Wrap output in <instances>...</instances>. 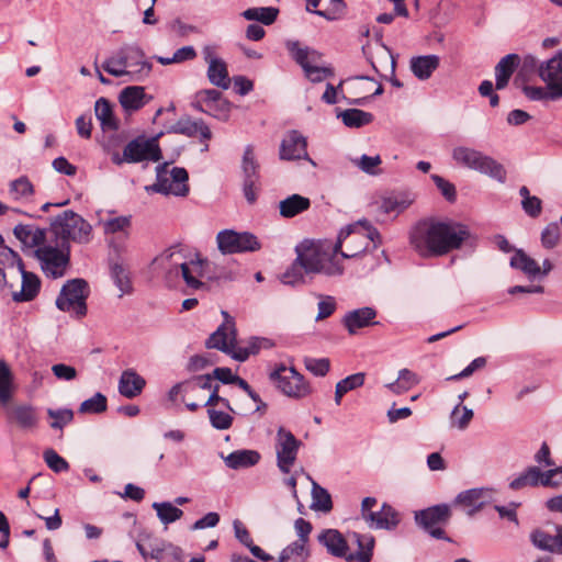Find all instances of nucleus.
Listing matches in <instances>:
<instances>
[{"label": "nucleus", "instance_id": "f257e3e1", "mask_svg": "<svg viewBox=\"0 0 562 562\" xmlns=\"http://www.w3.org/2000/svg\"><path fill=\"white\" fill-rule=\"evenodd\" d=\"M472 238L469 227L454 221H419L409 233V243L422 258L442 257L460 249Z\"/></svg>", "mask_w": 562, "mask_h": 562}, {"label": "nucleus", "instance_id": "f03ea898", "mask_svg": "<svg viewBox=\"0 0 562 562\" xmlns=\"http://www.w3.org/2000/svg\"><path fill=\"white\" fill-rule=\"evenodd\" d=\"M295 252L305 263L307 274L323 273L337 277L344 273L341 259L329 240H304L296 246Z\"/></svg>", "mask_w": 562, "mask_h": 562}, {"label": "nucleus", "instance_id": "7ed1b4c3", "mask_svg": "<svg viewBox=\"0 0 562 562\" xmlns=\"http://www.w3.org/2000/svg\"><path fill=\"white\" fill-rule=\"evenodd\" d=\"M381 243V235L375 227L367 221H358L342 228L333 245L340 259H350L364 254L371 245L375 249Z\"/></svg>", "mask_w": 562, "mask_h": 562}, {"label": "nucleus", "instance_id": "20e7f679", "mask_svg": "<svg viewBox=\"0 0 562 562\" xmlns=\"http://www.w3.org/2000/svg\"><path fill=\"white\" fill-rule=\"evenodd\" d=\"M224 323L207 338L205 346L210 349H218L238 361H245L251 355L259 352L261 348L268 347V340L265 338H250L246 346H241L236 340V329L233 318L223 312Z\"/></svg>", "mask_w": 562, "mask_h": 562}, {"label": "nucleus", "instance_id": "39448f33", "mask_svg": "<svg viewBox=\"0 0 562 562\" xmlns=\"http://www.w3.org/2000/svg\"><path fill=\"white\" fill-rule=\"evenodd\" d=\"M153 265L170 274H178L180 271L187 286L191 289L198 290L205 286L201 281V278L204 274V260L196 257L195 259L186 261L181 249L170 248L164 251L154 259Z\"/></svg>", "mask_w": 562, "mask_h": 562}, {"label": "nucleus", "instance_id": "423d86ee", "mask_svg": "<svg viewBox=\"0 0 562 562\" xmlns=\"http://www.w3.org/2000/svg\"><path fill=\"white\" fill-rule=\"evenodd\" d=\"M50 232L57 241L69 245L88 244L92 239V226L78 213L67 210L50 221Z\"/></svg>", "mask_w": 562, "mask_h": 562}, {"label": "nucleus", "instance_id": "0eeeda50", "mask_svg": "<svg viewBox=\"0 0 562 562\" xmlns=\"http://www.w3.org/2000/svg\"><path fill=\"white\" fill-rule=\"evenodd\" d=\"M109 154L114 165L136 164L142 161H159L161 159V150L156 137H137L126 144L123 154L113 150Z\"/></svg>", "mask_w": 562, "mask_h": 562}, {"label": "nucleus", "instance_id": "6e6552de", "mask_svg": "<svg viewBox=\"0 0 562 562\" xmlns=\"http://www.w3.org/2000/svg\"><path fill=\"white\" fill-rule=\"evenodd\" d=\"M452 158L458 165L487 175L499 182L506 179V171L501 164L474 148L456 147L452 150Z\"/></svg>", "mask_w": 562, "mask_h": 562}, {"label": "nucleus", "instance_id": "1a4fd4ad", "mask_svg": "<svg viewBox=\"0 0 562 562\" xmlns=\"http://www.w3.org/2000/svg\"><path fill=\"white\" fill-rule=\"evenodd\" d=\"M269 379L290 398L301 400L312 394V386L294 367L278 364L269 373Z\"/></svg>", "mask_w": 562, "mask_h": 562}, {"label": "nucleus", "instance_id": "9d476101", "mask_svg": "<svg viewBox=\"0 0 562 562\" xmlns=\"http://www.w3.org/2000/svg\"><path fill=\"white\" fill-rule=\"evenodd\" d=\"M43 272L50 278H60L65 274L70 258V246L55 240V245L46 243L34 250Z\"/></svg>", "mask_w": 562, "mask_h": 562}, {"label": "nucleus", "instance_id": "9b49d317", "mask_svg": "<svg viewBox=\"0 0 562 562\" xmlns=\"http://www.w3.org/2000/svg\"><path fill=\"white\" fill-rule=\"evenodd\" d=\"M164 164L157 168L156 182L150 187L155 192L165 195L187 196L189 193V175L184 168L173 167Z\"/></svg>", "mask_w": 562, "mask_h": 562}, {"label": "nucleus", "instance_id": "f8f14e48", "mask_svg": "<svg viewBox=\"0 0 562 562\" xmlns=\"http://www.w3.org/2000/svg\"><path fill=\"white\" fill-rule=\"evenodd\" d=\"M88 294V283L83 279L70 280L63 286L56 300V305L64 312L82 317L87 313L86 299Z\"/></svg>", "mask_w": 562, "mask_h": 562}, {"label": "nucleus", "instance_id": "ddd939ff", "mask_svg": "<svg viewBox=\"0 0 562 562\" xmlns=\"http://www.w3.org/2000/svg\"><path fill=\"white\" fill-rule=\"evenodd\" d=\"M217 248L223 255L254 252L261 248L257 236L249 232L223 229L216 235Z\"/></svg>", "mask_w": 562, "mask_h": 562}, {"label": "nucleus", "instance_id": "4468645a", "mask_svg": "<svg viewBox=\"0 0 562 562\" xmlns=\"http://www.w3.org/2000/svg\"><path fill=\"white\" fill-rule=\"evenodd\" d=\"M290 52L294 60L302 67L304 74L312 82H321L327 77L333 76V70L322 66V55L307 47H301L299 43L290 46Z\"/></svg>", "mask_w": 562, "mask_h": 562}, {"label": "nucleus", "instance_id": "2eb2a0df", "mask_svg": "<svg viewBox=\"0 0 562 562\" xmlns=\"http://www.w3.org/2000/svg\"><path fill=\"white\" fill-rule=\"evenodd\" d=\"M451 510L447 504H438L415 513L416 524L436 539L450 540L440 527L448 522Z\"/></svg>", "mask_w": 562, "mask_h": 562}, {"label": "nucleus", "instance_id": "dca6fc26", "mask_svg": "<svg viewBox=\"0 0 562 562\" xmlns=\"http://www.w3.org/2000/svg\"><path fill=\"white\" fill-rule=\"evenodd\" d=\"M104 235L108 237L110 247L116 255L126 251L125 241L130 237V229L132 226L131 215L110 216L99 221Z\"/></svg>", "mask_w": 562, "mask_h": 562}, {"label": "nucleus", "instance_id": "f3484780", "mask_svg": "<svg viewBox=\"0 0 562 562\" xmlns=\"http://www.w3.org/2000/svg\"><path fill=\"white\" fill-rule=\"evenodd\" d=\"M302 442L288 429L280 427L276 435L277 465L282 473H290Z\"/></svg>", "mask_w": 562, "mask_h": 562}, {"label": "nucleus", "instance_id": "a211bd4d", "mask_svg": "<svg viewBox=\"0 0 562 562\" xmlns=\"http://www.w3.org/2000/svg\"><path fill=\"white\" fill-rule=\"evenodd\" d=\"M192 106L216 119L225 120L228 116L229 103L223 98L221 91L204 89L195 93Z\"/></svg>", "mask_w": 562, "mask_h": 562}, {"label": "nucleus", "instance_id": "6ab92c4d", "mask_svg": "<svg viewBox=\"0 0 562 562\" xmlns=\"http://www.w3.org/2000/svg\"><path fill=\"white\" fill-rule=\"evenodd\" d=\"M202 56L207 63V79L209 81L222 89H228L231 79L228 76L226 63L217 56V47L213 44H207L202 47Z\"/></svg>", "mask_w": 562, "mask_h": 562}, {"label": "nucleus", "instance_id": "aec40b11", "mask_svg": "<svg viewBox=\"0 0 562 562\" xmlns=\"http://www.w3.org/2000/svg\"><path fill=\"white\" fill-rule=\"evenodd\" d=\"M127 76L134 80L147 77L151 71V64L146 60L144 52L135 45L124 46L121 48Z\"/></svg>", "mask_w": 562, "mask_h": 562}, {"label": "nucleus", "instance_id": "412c9836", "mask_svg": "<svg viewBox=\"0 0 562 562\" xmlns=\"http://www.w3.org/2000/svg\"><path fill=\"white\" fill-rule=\"evenodd\" d=\"M136 546L145 559L150 558L157 562H167L169 558H178L180 554L178 547L151 537H145Z\"/></svg>", "mask_w": 562, "mask_h": 562}, {"label": "nucleus", "instance_id": "4be33fe9", "mask_svg": "<svg viewBox=\"0 0 562 562\" xmlns=\"http://www.w3.org/2000/svg\"><path fill=\"white\" fill-rule=\"evenodd\" d=\"M554 535L541 528L533 529L529 535L531 544L543 552L562 555V525H555Z\"/></svg>", "mask_w": 562, "mask_h": 562}, {"label": "nucleus", "instance_id": "5701e85b", "mask_svg": "<svg viewBox=\"0 0 562 562\" xmlns=\"http://www.w3.org/2000/svg\"><path fill=\"white\" fill-rule=\"evenodd\" d=\"M538 72L541 80L554 91V94L562 97V52L542 63Z\"/></svg>", "mask_w": 562, "mask_h": 562}, {"label": "nucleus", "instance_id": "b1692460", "mask_svg": "<svg viewBox=\"0 0 562 562\" xmlns=\"http://www.w3.org/2000/svg\"><path fill=\"white\" fill-rule=\"evenodd\" d=\"M7 419L24 431H33L38 426L36 409L26 404H19L7 411Z\"/></svg>", "mask_w": 562, "mask_h": 562}, {"label": "nucleus", "instance_id": "393cba45", "mask_svg": "<svg viewBox=\"0 0 562 562\" xmlns=\"http://www.w3.org/2000/svg\"><path fill=\"white\" fill-rule=\"evenodd\" d=\"M376 310L370 306L349 311L342 317V324L350 335H356L360 329L376 325Z\"/></svg>", "mask_w": 562, "mask_h": 562}, {"label": "nucleus", "instance_id": "a878e982", "mask_svg": "<svg viewBox=\"0 0 562 562\" xmlns=\"http://www.w3.org/2000/svg\"><path fill=\"white\" fill-rule=\"evenodd\" d=\"M306 145L305 137L296 131H292L281 143L280 158L283 160L307 158Z\"/></svg>", "mask_w": 562, "mask_h": 562}, {"label": "nucleus", "instance_id": "bb28decb", "mask_svg": "<svg viewBox=\"0 0 562 562\" xmlns=\"http://www.w3.org/2000/svg\"><path fill=\"white\" fill-rule=\"evenodd\" d=\"M13 234L27 249L35 250L46 244L45 231L33 224H19L14 227Z\"/></svg>", "mask_w": 562, "mask_h": 562}, {"label": "nucleus", "instance_id": "cd10ccee", "mask_svg": "<svg viewBox=\"0 0 562 562\" xmlns=\"http://www.w3.org/2000/svg\"><path fill=\"white\" fill-rule=\"evenodd\" d=\"M22 278L21 289L19 291H12V300L14 302H31L40 293L41 280L37 274L26 271L25 267L19 270Z\"/></svg>", "mask_w": 562, "mask_h": 562}, {"label": "nucleus", "instance_id": "c85d7f7f", "mask_svg": "<svg viewBox=\"0 0 562 562\" xmlns=\"http://www.w3.org/2000/svg\"><path fill=\"white\" fill-rule=\"evenodd\" d=\"M213 375L204 374L195 376L190 381L177 383L169 391V400L176 402L180 392H184L186 395H189L190 393H200L203 390L211 391L215 386L213 385Z\"/></svg>", "mask_w": 562, "mask_h": 562}, {"label": "nucleus", "instance_id": "c756f323", "mask_svg": "<svg viewBox=\"0 0 562 562\" xmlns=\"http://www.w3.org/2000/svg\"><path fill=\"white\" fill-rule=\"evenodd\" d=\"M317 539L331 555L347 560L349 547L338 530L325 529L317 536Z\"/></svg>", "mask_w": 562, "mask_h": 562}, {"label": "nucleus", "instance_id": "7c9ffc66", "mask_svg": "<svg viewBox=\"0 0 562 562\" xmlns=\"http://www.w3.org/2000/svg\"><path fill=\"white\" fill-rule=\"evenodd\" d=\"M363 520L375 529H393L400 522L397 512L389 504H383L379 512L368 514Z\"/></svg>", "mask_w": 562, "mask_h": 562}, {"label": "nucleus", "instance_id": "2f4dec72", "mask_svg": "<svg viewBox=\"0 0 562 562\" xmlns=\"http://www.w3.org/2000/svg\"><path fill=\"white\" fill-rule=\"evenodd\" d=\"M176 132L188 137H199L201 142L205 143L203 150L209 149L207 142L212 138V132L202 120H180L176 124Z\"/></svg>", "mask_w": 562, "mask_h": 562}, {"label": "nucleus", "instance_id": "473e14b6", "mask_svg": "<svg viewBox=\"0 0 562 562\" xmlns=\"http://www.w3.org/2000/svg\"><path fill=\"white\" fill-rule=\"evenodd\" d=\"M145 385L143 376L133 370H125L119 381V392L126 398H134L143 392Z\"/></svg>", "mask_w": 562, "mask_h": 562}, {"label": "nucleus", "instance_id": "72a5a7b5", "mask_svg": "<svg viewBox=\"0 0 562 562\" xmlns=\"http://www.w3.org/2000/svg\"><path fill=\"white\" fill-rule=\"evenodd\" d=\"M342 0H307L306 9L327 20L337 19L344 11Z\"/></svg>", "mask_w": 562, "mask_h": 562}, {"label": "nucleus", "instance_id": "f704fd0d", "mask_svg": "<svg viewBox=\"0 0 562 562\" xmlns=\"http://www.w3.org/2000/svg\"><path fill=\"white\" fill-rule=\"evenodd\" d=\"M519 63L520 57L517 54H508L498 61L495 66L496 89H504L508 85Z\"/></svg>", "mask_w": 562, "mask_h": 562}, {"label": "nucleus", "instance_id": "c9c22d12", "mask_svg": "<svg viewBox=\"0 0 562 562\" xmlns=\"http://www.w3.org/2000/svg\"><path fill=\"white\" fill-rule=\"evenodd\" d=\"M310 206L311 201L308 198L300 194H292L280 201L279 212L282 217L291 218L307 211Z\"/></svg>", "mask_w": 562, "mask_h": 562}, {"label": "nucleus", "instance_id": "e433bc0d", "mask_svg": "<svg viewBox=\"0 0 562 562\" xmlns=\"http://www.w3.org/2000/svg\"><path fill=\"white\" fill-rule=\"evenodd\" d=\"M260 460V453L256 450H236L229 453L225 459V464L229 469L239 470L256 465Z\"/></svg>", "mask_w": 562, "mask_h": 562}, {"label": "nucleus", "instance_id": "4c0bfd02", "mask_svg": "<svg viewBox=\"0 0 562 562\" xmlns=\"http://www.w3.org/2000/svg\"><path fill=\"white\" fill-rule=\"evenodd\" d=\"M145 97L144 87L131 86L121 91L119 100L125 110L136 111L145 105Z\"/></svg>", "mask_w": 562, "mask_h": 562}, {"label": "nucleus", "instance_id": "58836bf2", "mask_svg": "<svg viewBox=\"0 0 562 562\" xmlns=\"http://www.w3.org/2000/svg\"><path fill=\"white\" fill-rule=\"evenodd\" d=\"M438 66L439 57L436 55L418 56L411 59V69L420 80L428 79Z\"/></svg>", "mask_w": 562, "mask_h": 562}, {"label": "nucleus", "instance_id": "ea45409f", "mask_svg": "<svg viewBox=\"0 0 562 562\" xmlns=\"http://www.w3.org/2000/svg\"><path fill=\"white\" fill-rule=\"evenodd\" d=\"M234 530L236 538L250 550L254 557L265 562L273 560L272 555L266 553L260 547L254 544L249 531L240 521H234Z\"/></svg>", "mask_w": 562, "mask_h": 562}, {"label": "nucleus", "instance_id": "a19ab883", "mask_svg": "<svg viewBox=\"0 0 562 562\" xmlns=\"http://www.w3.org/2000/svg\"><path fill=\"white\" fill-rule=\"evenodd\" d=\"M94 112L103 131H115L117 128V122L110 101L104 98L98 99L94 104Z\"/></svg>", "mask_w": 562, "mask_h": 562}, {"label": "nucleus", "instance_id": "79ce46f5", "mask_svg": "<svg viewBox=\"0 0 562 562\" xmlns=\"http://www.w3.org/2000/svg\"><path fill=\"white\" fill-rule=\"evenodd\" d=\"M510 266L515 269L521 270L530 278L541 273V268L538 262L521 249L516 250L515 255L510 259Z\"/></svg>", "mask_w": 562, "mask_h": 562}, {"label": "nucleus", "instance_id": "37998d69", "mask_svg": "<svg viewBox=\"0 0 562 562\" xmlns=\"http://www.w3.org/2000/svg\"><path fill=\"white\" fill-rule=\"evenodd\" d=\"M308 557L307 546L303 541H294L281 551L277 562H306Z\"/></svg>", "mask_w": 562, "mask_h": 562}, {"label": "nucleus", "instance_id": "c03bdc74", "mask_svg": "<svg viewBox=\"0 0 562 562\" xmlns=\"http://www.w3.org/2000/svg\"><path fill=\"white\" fill-rule=\"evenodd\" d=\"M359 550L356 553H348L347 561L370 562L374 539L372 536L355 535Z\"/></svg>", "mask_w": 562, "mask_h": 562}, {"label": "nucleus", "instance_id": "a18cd8bd", "mask_svg": "<svg viewBox=\"0 0 562 562\" xmlns=\"http://www.w3.org/2000/svg\"><path fill=\"white\" fill-rule=\"evenodd\" d=\"M279 14V10L273 7L249 8L241 15L248 21H259L265 25L272 24Z\"/></svg>", "mask_w": 562, "mask_h": 562}, {"label": "nucleus", "instance_id": "49530a36", "mask_svg": "<svg viewBox=\"0 0 562 562\" xmlns=\"http://www.w3.org/2000/svg\"><path fill=\"white\" fill-rule=\"evenodd\" d=\"M111 277L115 283V285L119 288L121 295L123 294H130L133 290L132 281L130 278L128 269L119 262H113L111 265Z\"/></svg>", "mask_w": 562, "mask_h": 562}, {"label": "nucleus", "instance_id": "de8ad7c7", "mask_svg": "<svg viewBox=\"0 0 562 562\" xmlns=\"http://www.w3.org/2000/svg\"><path fill=\"white\" fill-rule=\"evenodd\" d=\"M364 378H366L364 373L359 372V373L351 374V375L340 380L336 384L335 403L337 405H340L341 398L346 393H348L349 391H352L357 387L362 386L364 383Z\"/></svg>", "mask_w": 562, "mask_h": 562}, {"label": "nucleus", "instance_id": "09e8293b", "mask_svg": "<svg viewBox=\"0 0 562 562\" xmlns=\"http://www.w3.org/2000/svg\"><path fill=\"white\" fill-rule=\"evenodd\" d=\"M348 127H361L372 122L373 115L359 109H348L338 115Z\"/></svg>", "mask_w": 562, "mask_h": 562}, {"label": "nucleus", "instance_id": "8fccbe9b", "mask_svg": "<svg viewBox=\"0 0 562 562\" xmlns=\"http://www.w3.org/2000/svg\"><path fill=\"white\" fill-rule=\"evenodd\" d=\"M241 169L244 180L260 181L259 164L256 160L254 147L251 145H248L245 148L241 161Z\"/></svg>", "mask_w": 562, "mask_h": 562}, {"label": "nucleus", "instance_id": "3c124183", "mask_svg": "<svg viewBox=\"0 0 562 562\" xmlns=\"http://www.w3.org/2000/svg\"><path fill=\"white\" fill-rule=\"evenodd\" d=\"M420 379L419 376L408 370V369H402L398 372V378L395 382L390 383L387 387L395 394H401L403 392H406L411 390L413 386L417 385L419 383Z\"/></svg>", "mask_w": 562, "mask_h": 562}, {"label": "nucleus", "instance_id": "603ef678", "mask_svg": "<svg viewBox=\"0 0 562 562\" xmlns=\"http://www.w3.org/2000/svg\"><path fill=\"white\" fill-rule=\"evenodd\" d=\"M305 263L300 260V255H296L293 263L282 274L281 281L284 284L296 285L305 282Z\"/></svg>", "mask_w": 562, "mask_h": 562}, {"label": "nucleus", "instance_id": "864d4df0", "mask_svg": "<svg viewBox=\"0 0 562 562\" xmlns=\"http://www.w3.org/2000/svg\"><path fill=\"white\" fill-rule=\"evenodd\" d=\"M16 266L18 270H22L24 263L21 257L4 244V239L0 243V277L5 280L3 269Z\"/></svg>", "mask_w": 562, "mask_h": 562}, {"label": "nucleus", "instance_id": "5fc2aeb1", "mask_svg": "<svg viewBox=\"0 0 562 562\" xmlns=\"http://www.w3.org/2000/svg\"><path fill=\"white\" fill-rule=\"evenodd\" d=\"M13 376L9 366L0 360V402L7 404L12 397Z\"/></svg>", "mask_w": 562, "mask_h": 562}, {"label": "nucleus", "instance_id": "6e6d98bb", "mask_svg": "<svg viewBox=\"0 0 562 562\" xmlns=\"http://www.w3.org/2000/svg\"><path fill=\"white\" fill-rule=\"evenodd\" d=\"M153 507L156 510L160 521L165 525L175 522L183 515V512L180 508L173 506L169 502L154 503Z\"/></svg>", "mask_w": 562, "mask_h": 562}, {"label": "nucleus", "instance_id": "4d7b16f0", "mask_svg": "<svg viewBox=\"0 0 562 562\" xmlns=\"http://www.w3.org/2000/svg\"><path fill=\"white\" fill-rule=\"evenodd\" d=\"M312 498L313 503L311 507L313 509L321 510L324 513H328L331 510L333 502L330 494L324 487L319 486L316 483L313 484Z\"/></svg>", "mask_w": 562, "mask_h": 562}, {"label": "nucleus", "instance_id": "13d9d810", "mask_svg": "<svg viewBox=\"0 0 562 562\" xmlns=\"http://www.w3.org/2000/svg\"><path fill=\"white\" fill-rule=\"evenodd\" d=\"M519 194L522 210L531 217L539 216L542 210L541 200L538 196L530 195L528 188L525 186L519 189Z\"/></svg>", "mask_w": 562, "mask_h": 562}, {"label": "nucleus", "instance_id": "bf43d9fd", "mask_svg": "<svg viewBox=\"0 0 562 562\" xmlns=\"http://www.w3.org/2000/svg\"><path fill=\"white\" fill-rule=\"evenodd\" d=\"M108 408V400L102 393H95L92 397L80 404L79 413L81 414H100Z\"/></svg>", "mask_w": 562, "mask_h": 562}, {"label": "nucleus", "instance_id": "052dcab7", "mask_svg": "<svg viewBox=\"0 0 562 562\" xmlns=\"http://www.w3.org/2000/svg\"><path fill=\"white\" fill-rule=\"evenodd\" d=\"M541 477V471L537 467H530L518 477L513 480L509 484L513 490H520L528 485L536 486L539 484Z\"/></svg>", "mask_w": 562, "mask_h": 562}, {"label": "nucleus", "instance_id": "680f3d73", "mask_svg": "<svg viewBox=\"0 0 562 562\" xmlns=\"http://www.w3.org/2000/svg\"><path fill=\"white\" fill-rule=\"evenodd\" d=\"M34 193V187L26 177H21L10 184V194L14 200H27Z\"/></svg>", "mask_w": 562, "mask_h": 562}, {"label": "nucleus", "instance_id": "e2e57ef3", "mask_svg": "<svg viewBox=\"0 0 562 562\" xmlns=\"http://www.w3.org/2000/svg\"><path fill=\"white\" fill-rule=\"evenodd\" d=\"M473 418V411L461 404L457 405L451 413V424L459 429H465Z\"/></svg>", "mask_w": 562, "mask_h": 562}, {"label": "nucleus", "instance_id": "0e129e2a", "mask_svg": "<svg viewBox=\"0 0 562 562\" xmlns=\"http://www.w3.org/2000/svg\"><path fill=\"white\" fill-rule=\"evenodd\" d=\"M124 60L122 57L121 49L116 55L108 58L103 64L102 68L114 77L127 76V69H125Z\"/></svg>", "mask_w": 562, "mask_h": 562}, {"label": "nucleus", "instance_id": "69168bd1", "mask_svg": "<svg viewBox=\"0 0 562 562\" xmlns=\"http://www.w3.org/2000/svg\"><path fill=\"white\" fill-rule=\"evenodd\" d=\"M560 239V227L558 223L548 224L541 234V244L544 248L555 247Z\"/></svg>", "mask_w": 562, "mask_h": 562}, {"label": "nucleus", "instance_id": "338daca9", "mask_svg": "<svg viewBox=\"0 0 562 562\" xmlns=\"http://www.w3.org/2000/svg\"><path fill=\"white\" fill-rule=\"evenodd\" d=\"M43 457L48 468L54 472L58 473L69 469L68 462L53 449L45 450Z\"/></svg>", "mask_w": 562, "mask_h": 562}, {"label": "nucleus", "instance_id": "774afa93", "mask_svg": "<svg viewBox=\"0 0 562 562\" xmlns=\"http://www.w3.org/2000/svg\"><path fill=\"white\" fill-rule=\"evenodd\" d=\"M207 414L211 425L216 429L225 430L228 429L233 424V417L228 413L209 408Z\"/></svg>", "mask_w": 562, "mask_h": 562}]
</instances>
